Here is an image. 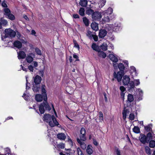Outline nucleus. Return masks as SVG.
I'll return each instance as SVG.
<instances>
[{"label": "nucleus", "mask_w": 155, "mask_h": 155, "mask_svg": "<svg viewBox=\"0 0 155 155\" xmlns=\"http://www.w3.org/2000/svg\"><path fill=\"white\" fill-rule=\"evenodd\" d=\"M45 88V85H42L41 86V92L42 94H43V96H44V101H45V102L41 103L39 106V110L41 114H42L44 113L45 111V108L46 110H47L48 111L51 110V107L47 101V95Z\"/></svg>", "instance_id": "1"}, {"label": "nucleus", "mask_w": 155, "mask_h": 155, "mask_svg": "<svg viewBox=\"0 0 155 155\" xmlns=\"http://www.w3.org/2000/svg\"><path fill=\"white\" fill-rule=\"evenodd\" d=\"M86 132L85 129L84 127L81 128L80 131V139L77 138L78 142L80 145L81 147L83 150L85 149L86 148V145L84 142L86 140Z\"/></svg>", "instance_id": "2"}, {"label": "nucleus", "mask_w": 155, "mask_h": 155, "mask_svg": "<svg viewBox=\"0 0 155 155\" xmlns=\"http://www.w3.org/2000/svg\"><path fill=\"white\" fill-rule=\"evenodd\" d=\"M43 120L45 122L48 123L49 125L52 127L58 125V123L53 115L51 116L49 114H45L43 117Z\"/></svg>", "instance_id": "3"}, {"label": "nucleus", "mask_w": 155, "mask_h": 155, "mask_svg": "<svg viewBox=\"0 0 155 155\" xmlns=\"http://www.w3.org/2000/svg\"><path fill=\"white\" fill-rule=\"evenodd\" d=\"M5 32L4 38H13L15 36L16 33L14 30L10 28L6 29L5 30Z\"/></svg>", "instance_id": "4"}, {"label": "nucleus", "mask_w": 155, "mask_h": 155, "mask_svg": "<svg viewBox=\"0 0 155 155\" xmlns=\"http://www.w3.org/2000/svg\"><path fill=\"white\" fill-rule=\"evenodd\" d=\"M4 11L5 12L4 15H6V17L11 20H14L15 19V16L11 13V11L10 9L7 8L4 9Z\"/></svg>", "instance_id": "5"}, {"label": "nucleus", "mask_w": 155, "mask_h": 155, "mask_svg": "<svg viewBox=\"0 0 155 155\" xmlns=\"http://www.w3.org/2000/svg\"><path fill=\"white\" fill-rule=\"evenodd\" d=\"M92 18L93 20L99 21L101 19L102 15L101 13L98 12H95L92 15Z\"/></svg>", "instance_id": "6"}, {"label": "nucleus", "mask_w": 155, "mask_h": 155, "mask_svg": "<svg viewBox=\"0 0 155 155\" xmlns=\"http://www.w3.org/2000/svg\"><path fill=\"white\" fill-rule=\"evenodd\" d=\"M123 75L122 72L119 71L117 74L114 72V77L117 79L118 82H120L121 81Z\"/></svg>", "instance_id": "7"}, {"label": "nucleus", "mask_w": 155, "mask_h": 155, "mask_svg": "<svg viewBox=\"0 0 155 155\" xmlns=\"http://www.w3.org/2000/svg\"><path fill=\"white\" fill-rule=\"evenodd\" d=\"M41 77L38 75H37L33 78L34 81L32 82V84L40 85V84L41 82Z\"/></svg>", "instance_id": "8"}, {"label": "nucleus", "mask_w": 155, "mask_h": 155, "mask_svg": "<svg viewBox=\"0 0 155 155\" xmlns=\"http://www.w3.org/2000/svg\"><path fill=\"white\" fill-rule=\"evenodd\" d=\"M139 140L143 144H145L146 143H148V142L146 136L142 134H140L139 137Z\"/></svg>", "instance_id": "9"}, {"label": "nucleus", "mask_w": 155, "mask_h": 155, "mask_svg": "<svg viewBox=\"0 0 155 155\" xmlns=\"http://www.w3.org/2000/svg\"><path fill=\"white\" fill-rule=\"evenodd\" d=\"M130 79L128 76L125 75L123 77L122 82L124 85H127L130 82Z\"/></svg>", "instance_id": "10"}, {"label": "nucleus", "mask_w": 155, "mask_h": 155, "mask_svg": "<svg viewBox=\"0 0 155 155\" xmlns=\"http://www.w3.org/2000/svg\"><path fill=\"white\" fill-rule=\"evenodd\" d=\"M107 33V31L104 29H101L99 31V37L100 38H104L106 36Z\"/></svg>", "instance_id": "11"}, {"label": "nucleus", "mask_w": 155, "mask_h": 155, "mask_svg": "<svg viewBox=\"0 0 155 155\" xmlns=\"http://www.w3.org/2000/svg\"><path fill=\"white\" fill-rule=\"evenodd\" d=\"M18 57L19 59H24L26 57V54L23 51H20L18 52Z\"/></svg>", "instance_id": "12"}, {"label": "nucleus", "mask_w": 155, "mask_h": 155, "mask_svg": "<svg viewBox=\"0 0 155 155\" xmlns=\"http://www.w3.org/2000/svg\"><path fill=\"white\" fill-rule=\"evenodd\" d=\"M128 85V89L129 91H133L135 87L134 82L133 81H130Z\"/></svg>", "instance_id": "13"}, {"label": "nucleus", "mask_w": 155, "mask_h": 155, "mask_svg": "<svg viewBox=\"0 0 155 155\" xmlns=\"http://www.w3.org/2000/svg\"><path fill=\"white\" fill-rule=\"evenodd\" d=\"M35 99L38 102L41 101L43 99H44V96L41 94H37L35 96Z\"/></svg>", "instance_id": "14"}, {"label": "nucleus", "mask_w": 155, "mask_h": 155, "mask_svg": "<svg viewBox=\"0 0 155 155\" xmlns=\"http://www.w3.org/2000/svg\"><path fill=\"white\" fill-rule=\"evenodd\" d=\"M33 87L32 89L33 91L35 93L39 92L40 89V85H35V84H32Z\"/></svg>", "instance_id": "15"}, {"label": "nucleus", "mask_w": 155, "mask_h": 155, "mask_svg": "<svg viewBox=\"0 0 155 155\" xmlns=\"http://www.w3.org/2000/svg\"><path fill=\"white\" fill-rule=\"evenodd\" d=\"M13 45L14 47L20 49L22 47V44L20 41L17 40L15 41L13 43Z\"/></svg>", "instance_id": "16"}, {"label": "nucleus", "mask_w": 155, "mask_h": 155, "mask_svg": "<svg viewBox=\"0 0 155 155\" xmlns=\"http://www.w3.org/2000/svg\"><path fill=\"white\" fill-rule=\"evenodd\" d=\"M57 138L61 140H64L66 138V136L64 133H60L57 135Z\"/></svg>", "instance_id": "17"}, {"label": "nucleus", "mask_w": 155, "mask_h": 155, "mask_svg": "<svg viewBox=\"0 0 155 155\" xmlns=\"http://www.w3.org/2000/svg\"><path fill=\"white\" fill-rule=\"evenodd\" d=\"M86 152L89 155H91L93 153V147L91 145H88L87 146Z\"/></svg>", "instance_id": "18"}, {"label": "nucleus", "mask_w": 155, "mask_h": 155, "mask_svg": "<svg viewBox=\"0 0 155 155\" xmlns=\"http://www.w3.org/2000/svg\"><path fill=\"white\" fill-rule=\"evenodd\" d=\"M113 30L114 31L116 32L118 31L121 27V25L117 23H115L113 25Z\"/></svg>", "instance_id": "19"}, {"label": "nucleus", "mask_w": 155, "mask_h": 155, "mask_svg": "<svg viewBox=\"0 0 155 155\" xmlns=\"http://www.w3.org/2000/svg\"><path fill=\"white\" fill-rule=\"evenodd\" d=\"M109 57L110 60L114 63L117 62L118 60L117 58L113 54H110L109 55Z\"/></svg>", "instance_id": "20"}, {"label": "nucleus", "mask_w": 155, "mask_h": 155, "mask_svg": "<svg viewBox=\"0 0 155 155\" xmlns=\"http://www.w3.org/2000/svg\"><path fill=\"white\" fill-rule=\"evenodd\" d=\"M104 17L103 18V20L105 22H109L111 18H110V15L105 14L104 13Z\"/></svg>", "instance_id": "21"}, {"label": "nucleus", "mask_w": 155, "mask_h": 155, "mask_svg": "<svg viewBox=\"0 0 155 155\" xmlns=\"http://www.w3.org/2000/svg\"><path fill=\"white\" fill-rule=\"evenodd\" d=\"M91 27L94 30L97 31L98 29V24L95 22H92L91 24Z\"/></svg>", "instance_id": "22"}, {"label": "nucleus", "mask_w": 155, "mask_h": 155, "mask_svg": "<svg viewBox=\"0 0 155 155\" xmlns=\"http://www.w3.org/2000/svg\"><path fill=\"white\" fill-rule=\"evenodd\" d=\"M97 55L99 57L103 58H105L107 56L105 53L100 50L98 51Z\"/></svg>", "instance_id": "23"}, {"label": "nucleus", "mask_w": 155, "mask_h": 155, "mask_svg": "<svg viewBox=\"0 0 155 155\" xmlns=\"http://www.w3.org/2000/svg\"><path fill=\"white\" fill-rule=\"evenodd\" d=\"M79 4L82 7H86L87 5V0H80Z\"/></svg>", "instance_id": "24"}, {"label": "nucleus", "mask_w": 155, "mask_h": 155, "mask_svg": "<svg viewBox=\"0 0 155 155\" xmlns=\"http://www.w3.org/2000/svg\"><path fill=\"white\" fill-rule=\"evenodd\" d=\"M91 48L97 52L100 50L99 46L96 45L95 43H93L92 44Z\"/></svg>", "instance_id": "25"}, {"label": "nucleus", "mask_w": 155, "mask_h": 155, "mask_svg": "<svg viewBox=\"0 0 155 155\" xmlns=\"http://www.w3.org/2000/svg\"><path fill=\"white\" fill-rule=\"evenodd\" d=\"M100 47L102 50L106 51L107 49V45L106 43H104L100 46Z\"/></svg>", "instance_id": "26"}, {"label": "nucleus", "mask_w": 155, "mask_h": 155, "mask_svg": "<svg viewBox=\"0 0 155 155\" xmlns=\"http://www.w3.org/2000/svg\"><path fill=\"white\" fill-rule=\"evenodd\" d=\"M26 60L27 62L30 63L33 61V58L30 55H28L26 57Z\"/></svg>", "instance_id": "27"}, {"label": "nucleus", "mask_w": 155, "mask_h": 155, "mask_svg": "<svg viewBox=\"0 0 155 155\" xmlns=\"http://www.w3.org/2000/svg\"><path fill=\"white\" fill-rule=\"evenodd\" d=\"M134 100L133 95L131 94H129L127 96V101L131 103Z\"/></svg>", "instance_id": "28"}, {"label": "nucleus", "mask_w": 155, "mask_h": 155, "mask_svg": "<svg viewBox=\"0 0 155 155\" xmlns=\"http://www.w3.org/2000/svg\"><path fill=\"white\" fill-rule=\"evenodd\" d=\"M113 9L111 8H109L107 10H105L104 12L105 14L110 15L113 12Z\"/></svg>", "instance_id": "29"}, {"label": "nucleus", "mask_w": 155, "mask_h": 155, "mask_svg": "<svg viewBox=\"0 0 155 155\" xmlns=\"http://www.w3.org/2000/svg\"><path fill=\"white\" fill-rule=\"evenodd\" d=\"M129 112L128 110L127 109L124 110L122 112L123 118V119L125 120L126 118L127 114Z\"/></svg>", "instance_id": "30"}, {"label": "nucleus", "mask_w": 155, "mask_h": 155, "mask_svg": "<svg viewBox=\"0 0 155 155\" xmlns=\"http://www.w3.org/2000/svg\"><path fill=\"white\" fill-rule=\"evenodd\" d=\"M133 131L135 133L138 134L140 133V128L137 126H134L133 129Z\"/></svg>", "instance_id": "31"}, {"label": "nucleus", "mask_w": 155, "mask_h": 155, "mask_svg": "<svg viewBox=\"0 0 155 155\" xmlns=\"http://www.w3.org/2000/svg\"><path fill=\"white\" fill-rule=\"evenodd\" d=\"M83 21L85 26H88L89 25V20L86 17H83Z\"/></svg>", "instance_id": "32"}, {"label": "nucleus", "mask_w": 155, "mask_h": 155, "mask_svg": "<svg viewBox=\"0 0 155 155\" xmlns=\"http://www.w3.org/2000/svg\"><path fill=\"white\" fill-rule=\"evenodd\" d=\"M118 67L120 71V72H122L124 69V67L122 63H120L118 65Z\"/></svg>", "instance_id": "33"}, {"label": "nucleus", "mask_w": 155, "mask_h": 155, "mask_svg": "<svg viewBox=\"0 0 155 155\" xmlns=\"http://www.w3.org/2000/svg\"><path fill=\"white\" fill-rule=\"evenodd\" d=\"M146 138L149 142L150 140H151L152 138V136L151 133L150 132H149L147 134Z\"/></svg>", "instance_id": "34"}, {"label": "nucleus", "mask_w": 155, "mask_h": 155, "mask_svg": "<svg viewBox=\"0 0 155 155\" xmlns=\"http://www.w3.org/2000/svg\"><path fill=\"white\" fill-rule=\"evenodd\" d=\"M151 125L149 124L147 126H144V128L146 130L147 132L151 131L152 130Z\"/></svg>", "instance_id": "35"}, {"label": "nucleus", "mask_w": 155, "mask_h": 155, "mask_svg": "<svg viewBox=\"0 0 155 155\" xmlns=\"http://www.w3.org/2000/svg\"><path fill=\"white\" fill-rule=\"evenodd\" d=\"M149 146L151 148L154 147H155V141L150 140L149 142Z\"/></svg>", "instance_id": "36"}, {"label": "nucleus", "mask_w": 155, "mask_h": 155, "mask_svg": "<svg viewBox=\"0 0 155 155\" xmlns=\"http://www.w3.org/2000/svg\"><path fill=\"white\" fill-rule=\"evenodd\" d=\"M84 8H81L79 11V14L81 16H83L84 14Z\"/></svg>", "instance_id": "37"}, {"label": "nucleus", "mask_w": 155, "mask_h": 155, "mask_svg": "<svg viewBox=\"0 0 155 155\" xmlns=\"http://www.w3.org/2000/svg\"><path fill=\"white\" fill-rule=\"evenodd\" d=\"M94 34H92V32L90 31H88L87 33V35L88 36L90 39H92V36Z\"/></svg>", "instance_id": "38"}, {"label": "nucleus", "mask_w": 155, "mask_h": 155, "mask_svg": "<svg viewBox=\"0 0 155 155\" xmlns=\"http://www.w3.org/2000/svg\"><path fill=\"white\" fill-rule=\"evenodd\" d=\"M99 120L100 121V122H101L103 120V115L102 112H99Z\"/></svg>", "instance_id": "39"}, {"label": "nucleus", "mask_w": 155, "mask_h": 155, "mask_svg": "<svg viewBox=\"0 0 155 155\" xmlns=\"http://www.w3.org/2000/svg\"><path fill=\"white\" fill-rule=\"evenodd\" d=\"M145 151L148 154H151V151L150 149L148 146H146L145 147Z\"/></svg>", "instance_id": "40"}, {"label": "nucleus", "mask_w": 155, "mask_h": 155, "mask_svg": "<svg viewBox=\"0 0 155 155\" xmlns=\"http://www.w3.org/2000/svg\"><path fill=\"white\" fill-rule=\"evenodd\" d=\"M137 93H138V94H137V96L138 97V95H139V96L141 97L142 96L143 94V92L140 89H138L137 91ZM140 98V97H139Z\"/></svg>", "instance_id": "41"}, {"label": "nucleus", "mask_w": 155, "mask_h": 155, "mask_svg": "<svg viewBox=\"0 0 155 155\" xmlns=\"http://www.w3.org/2000/svg\"><path fill=\"white\" fill-rule=\"evenodd\" d=\"M1 23L2 25L3 26H5L6 25L8 24V21L6 20H5L4 19H3L2 18L1 19Z\"/></svg>", "instance_id": "42"}, {"label": "nucleus", "mask_w": 155, "mask_h": 155, "mask_svg": "<svg viewBox=\"0 0 155 155\" xmlns=\"http://www.w3.org/2000/svg\"><path fill=\"white\" fill-rule=\"evenodd\" d=\"M57 146L59 149H64V144L63 143H60L58 144Z\"/></svg>", "instance_id": "43"}, {"label": "nucleus", "mask_w": 155, "mask_h": 155, "mask_svg": "<svg viewBox=\"0 0 155 155\" xmlns=\"http://www.w3.org/2000/svg\"><path fill=\"white\" fill-rule=\"evenodd\" d=\"M86 13L87 14L89 15L90 14H92L93 13H94V11L91 9V8H88L87 9L86 11Z\"/></svg>", "instance_id": "44"}, {"label": "nucleus", "mask_w": 155, "mask_h": 155, "mask_svg": "<svg viewBox=\"0 0 155 155\" xmlns=\"http://www.w3.org/2000/svg\"><path fill=\"white\" fill-rule=\"evenodd\" d=\"M135 116L134 114L130 113L129 116V118L131 120H133Z\"/></svg>", "instance_id": "45"}, {"label": "nucleus", "mask_w": 155, "mask_h": 155, "mask_svg": "<svg viewBox=\"0 0 155 155\" xmlns=\"http://www.w3.org/2000/svg\"><path fill=\"white\" fill-rule=\"evenodd\" d=\"M106 2V0H100V4L102 7L105 5Z\"/></svg>", "instance_id": "46"}, {"label": "nucleus", "mask_w": 155, "mask_h": 155, "mask_svg": "<svg viewBox=\"0 0 155 155\" xmlns=\"http://www.w3.org/2000/svg\"><path fill=\"white\" fill-rule=\"evenodd\" d=\"M35 51L36 53L39 55H41V50L38 48H36L35 49Z\"/></svg>", "instance_id": "47"}, {"label": "nucleus", "mask_w": 155, "mask_h": 155, "mask_svg": "<svg viewBox=\"0 0 155 155\" xmlns=\"http://www.w3.org/2000/svg\"><path fill=\"white\" fill-rule=\"evenodd\" d=\"M120 89L121 92H124L126 91V89L123 86H121L120 87Z\"/></svg>", "instance_id": "48"}, {"label": "nucleus", "mask_w": 155, "mask_h": 155, "mask_svg": "<svg viewBox=\"0 0 155 155\" xmlns=\"http://www.w3.org/2000/svg\"><path fill=\"white\" fill-rule=\"evenodd\" d=\"M77 151L78 155H84L82 153V151L79 148L78 149Z\"/></svg>", "instance_id": "49"}, {"label": "nucleus", "mask_w": 155, "mask_h": 155, "mask_svg": "<svg viewBox=\"0 0 155 155\" xmlns=\"http://www.w3.org/2000/svg\"><path fill=\"white\" fill-rule=\"evenodd\" d=\"M134 83L136 86H137L140 84V82L139 79L136 80H134Z\"/></svg>", "instance_id": "50"}, {"label": "nucleus", "mask_w": 155, "mask_h": 155, "mask_svg": "<svg viewBox=\"0 0 155 155\" xmlns=\"http://www.w3.org/2000/svg\"><path fill=\"white\" fill-rule=\"evenodd\" d=\"M92 38H93L94 41H98V37L97 35H94L92 36Z\"/></svg>", "instance_id": "51"}, {"label": "nucleus", "mask_w": 155, "mask_h": 155, "mask_svg": "<svg viewBox=\"0 0 155 155\" xmlns=\"http://www.w3.org/2000/svg\"><path fill=\"white\" fill-rule=\"evenodd\" d=\"M115 150L116 154L117 155H121L120 151L118 148H117Z\"/></svg>", "instance_id": "52"}, {"label": "nucleus", "mask_w": 155, "mask_h": 155, "mask_svg": "<svg viewBox=\"0 0 155 155\" xmlns=\"http://www.w3.org/2000/svg\"><path fill=\"white\" fill-rule=\"evenodd\" d=\"M29 70L31 72L33 71V67L32 65H29L28 67Z\"/></svg>", "instance_id": "53"}, {"label": "nucleus", "mask_w": 155, "mask_h": 155, "mask_svg": "<svg viewBox=\"0 0 155 155\" xmlns=\"http://www.w3.org/2000/svg\"><path fill=\"white\" fill-rule=\"evenodd\" d=\"M73 17L75 18H79V15L77 14H74L73 15Z\"/></svg>", "instance_id": "54"}, {"label": "nucleus", "mask_w": 155, "mask_h": 155, "mask_svg": "<svg viewBox=\"0 0 155 155\" xmlns=\"http://www.w3.org/2000/svg\"><path fill=\"white\" fill-rule=\"evenodd\" d=\"M16 36L18 39H19L21 36V34L18 31L17 32L16 34Z\"/></svg>", "instance_id": "55"}, {"label": "nucleus", "mask_w": 155, "mask_h": 155, "mask_svg": "<svg viewBox=\"0 0 155 155\" xmlns=\"http://www.w3.org/2000/svg\"><path fill=\"white\" fill-rule=\"evenodd\" d=\"M2 6L4 8H7L8 7L7 5L4 1L2 3Z\"/></svg>", "instance_id": "56"}, {"label": "nucleus", "mask_w": 155, "mask_h": 155, "mask_svg": "<svg viewBox=\"0 0 155 155\" xmlns=\"http://www.w3.org/2000/svg\"><path fill=\"white\" fill-rule=\"evenodd\" d=\"M22 97H24L25 100H28V97L26 94H24Z\"/></svg>", "instance_id": "57"}, {"label": "nucleus", "mask_w": 155, "mask_h": 155, "mask_svg": "<svg viewBox=\"0 0 155 155\" xmlns=\"http://www.w3.org/2000/svg\"><path fill=\"white\" fill-rule=\"evenodd\" d=\"M26 89H29V87H28V84H30L29 83H28V80L27 79V78H26Z\"/></svg>", "instance_id": "58"}, {"label": "nucleus", "mask_w": 155, "mask_h": 155, "mask_svg": "<svg viewBox=\"0 0 155 155\" xmlns=\"http://www.w3.org/2000/svg\"><path fill=\"white\" fill-rule=\"evenodd\" d=\"M120 95H121V98H122L123 100H124V97L125 93L121 92Z\"/></svg>", "instance_id": "59"}, {"label": "nucleus", "mask_w": 155, "mask_h": 155, "mask_svg": "<svg viewBox=\"0 0 155 155\" xmlns=\"http://www.w3.org/2000/svg\"><path fill=\"white\" fill-rule=\"evenodd\" d=\"M20 40L21 43L24 44H26L27 43V41L23 39H21Z\"/></svg>", "instance_id": "60"}, {"label": "nucleus", "mask_w": 155, "mask_h": 155, "mask_svg": "<svg viewBox=\"0 0 155 155\" xmlns=\"http://www.w3.org/2000/svg\"><path fill=\"white\" fill-rule=\"evenodd\" d=\"M73 58H74L77 59V60H76V61H77V60L78 61V60H79V59H78V56L77 55H76L75 54H74L73 55Z\"/></svg>", "instance_id": "61"}, {"label": "nucleus", "mask_w": 155, "mask_h": 155, "mask_svg": "<svg viewBox=\"0 0 155 155\" xmlns=\"http://www.w3.org/2000/svg\"><path fill=\"white\" fill-rule=\"evenodd\" d=\"M23 17L26 20L28 21L29 20L28 17L25 15H23Z\"/></svg>", "instance_id": "62"}, {"label": "nucleus", "mask_w": 155, "mask_h": 155, "mask_svg": "<svg viewBox=\"0 0 155 155\" xmlns=\"http://www.w3.org/2000/svg\"><path fill=\"white\" fill-rule=\"evenodd\" d=\"M93 143L95 146H97L98 145V143L95 140H93Z\"/></svg>", "instance_id": "63"}, {"label": "nucleus", "mask_w": 155, "mask_h": 155, "mask_svg": "<svg viewBox=\"0 0 155 155\" xmlns=\"http://www.w3.org/2000/svg\"><path fill=\"white\" fill-rule=\"evenodd\" d=\"M34 66L35 67H37L38 66V62L36 61H34Z\"/></svg>", "instance_id": "64"}]
</instances>
